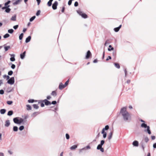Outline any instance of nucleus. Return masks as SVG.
Wrapping results in <instances>:
<instances>
[{
    "label": "nucleus",
    "mask_w": 156,
    "mask_h": 156,
    "mask_svg": "<svg viewBox=\"0 0 156 156\" xmlns=\"http://www.w3.org/2000/svg\"><path fill=\"white\" fill-rule=\"evenodd\" d=\"M13 30L12 29H9L8 30V32L10 34L12 33L13 32Z\"/></svg>",
    "instance_id": "33"
},
{
    "label": "nucleus",
    "mask_w": 156,
    "mask_h": 156,
    "mask_svg": "<svg viewBox=\"0 0 156 156\" xmlns=\"http://www.w3.org/2000/svg\"><path fill=\"white\" fill-rule=\"evenodd\" d=\"M105 143V141L104 140H101V143L100 144L98 145V146L99 147H102V145L104 144Z\"/></svg>",
    "instance_id": "19"
},
{
    "label": "nucleus",
    "mask_w": 156,
    "mask_h": 156,
    "mask_svg": "<svg viewBox=\"0 0 156 156\" xmlns=\"http://www.w3.org/2000/svg\"><path fill=\"white\" fill-rule=\"evenodd\" d=\"M77 147V146L76 145H74L72 146L70 148V149L71 150L75 149Z\"/></svg>",
    "instance_id": "25"
},
{
    "label": "nucleus",
    "mask_w": 156,
    "mask_h": 156,
    "mask_svg": "<svg viewBox=\"0 0 156 156\" xmlns=\"http://www.w3.org/2000/svg\"><path fill=\"white\" fill-rule=\"evenodd\" d=\"M23 119L21 118L17 117L13 119L14 122L17 124H20L23 121Z\"/></svg>",
    "instance_id": "2"
},
{
    "label": "nucleus",
    "mask_w": 156,
    "mask_h": 156,
    "mask_svg": "<svg viewBox=\"0 0 156 156\" xmlns=\"http://www.w3.org/2000/svg\"><path fill=\"white\" fill-rule=\"evenodd\" d=\"M66 138L67 139H69V136L68 133H66Z\"/></svg>",
    "instance_id": "43"
},
{
    "label": "nucleus",
    "mask_w": 156,
    "mask_h": 156,
    "mask_svg": "<svg viewBox=\"0 0 156 156\" xmlns=\"http://www.w3.org/2000/svg\"><path fill=\"white\" fill-rule=\"evenodd\" d=\"M18 25H16L14 26L13 28L14 29L16 30L18 28Z\"/></svg>",
    "instance_id": "50"
},
{
    "label": "nucleus",
    "mask_w": 156,
    "mask_h": 156,
    "mask_svg": "<svg viewBox=\"0 0 156 156\" xmlns=\"http://www.w3.org/2000/svg\"><path fill=\"white\" fill-rule=\"evenodd\" d=\"M111 57L110 56H108V57L106 59V61L108 60L109 59H111Z\"/></svg>",
    "instance_id": "60"
},
{
    "label": "nucleus",
    "mask_w": 156,
    "mask_h": 156,
    "mask_svg": "<svg viewBox=\"0 0 156 156\" xmlns=\"http://www.w3.org/2000/svg\"><path fill=\"white\" fill-rule=\"evenodd\" d=\"M10 125V122L9 120H6L5 122V126L6 127H8Z\"/></svg>",
    "instance_id": "12"
},
{
    "label": "nucleus",
    "mask_w": 156,
    "mask_h": 156,
    "mask_svg": "<svg viewBox=\"0 0 156 156\" xmlns=\"http://www.w3.org/2000/svg\"><path fill=\"white\" fill-rule=\"evenodd\" d=\"M3 46L4 47V48L5 51H7L11 48V47L10 46H6V44H4Z\"/></svg>",
    "instance_id": "10"
},
{
    "label": "nucleus",
    "mask_w": 156,
    "mask_h": 156,
    "mask_svg": "<svg viewBox=\"0 0 156 156\" xmlns=\"http://www.w3.org/2000/svg\"><path fill=\"white\" fill-rule=\"evenodd\" d=\"M145 141L147 143L149 141V139L147 137H145L144 139Z\"/></svg>",
    "instance_id": "38"
},
{
    "label": "nucleus",
    "mask_w": 156,
    "mask_h": 156,
    "mask_svg": "<svg viewBox=\"0 0 156 156\" xmlns=\"http://www.w3.org/2000/svg\"><path fill=\"white\" fill-rule=\"evenodd\" d=\"M24 129V127L23 126H21L19 127V129L20 131Z\"/></svg>",
    "instance_id": "42"
},
{
    "label": "nucleus",
    "mask_w": 156,
    "mask_h": 156,
    "mask_svg": "<svg viewBox=\"0 0 156 156\" xmlns=\"http://www.w3.org/2000/svg\"><path fill=\"white\" fill-rule=\"evenodd\" d=\"M10 36V35L8 34H6L4 35L3 36L4 38H5L8 37Z\"/></svg>",
    "instance_id": "32"
},
{
    "label": "nucleus",
    "mask_w": 156,
    "mask_h": 156,
    "mask_svg": "<svg viewBox=\"0 0 156 156\" xmlns=\"http://www.w3.org/2000/svg\"><path fill=\"white\" fill-rule=\"evenodd\" d=\"M6 112V110L5 109H1L0 111V112L1 114H3L5 113Z\"/></svg>",
    "instance_id": "21"
},
{
    "label": "nucleus",
    "mask_w": 156,
    "mask_h": 156,
    "mask_svg": "<svg viewBox=\"0 0 156 156\" xmlns=\"http://www.w3.org/2000/svg\"><path fill=\"white\" fill-rule=\"evenodd\" d=\"M18 130V127L16 126H14L13 127V130L14 131H17Z\"/></svg>",
    "instance_id": "34"
},
{
    "label": "nucleus",
    "mask_w": 156,
    "mask_h": 156,
    "mask_svg": "<svg viewBox=\"0 0 156 156\" xmlns=\"http://www.w3.org/2000/svg\"><path fill=\"white\" fill-rule=\"evenodd\" d=\"M31 39V37L30 36H29L28 37H27L25 40V42L26 43L29 42L30 40Z\"/></svg>",
    "instance_id": "14"
},
{
    "label": "nucleus",
    "mask_w": 156,
    "mask_h": 156,
    "mask_svg": "<svg viewBox=\"0 0 156 156\" xmlns=\"http://www.w3.org/2000/svg\"><path fill=\"white\" fill-rule=\"evenodd\" d=\"M109 43V40H107L105 42V46H106L107 45V44H108Z\"/></svg>",
    "instance_id": "52"
},
{
    "label": "nucleus",
    "mask_w": 156,
    "mask_h": 156,
    "mask_svg": "<svg viewBox=\"0 0 156 156\" xmlns=\"http://www.w3.org/2000/svg\"><path fill=\"white\" fill-rule=\"evenodd\" d=\"M74 6L75 7H76V6H78V2H76L74 3Z\"/></svg>",
    "instance_id": "51"
},
{
    "label": "nucleus",
    "mask_w": 156,
    "mask_h": 156,
    "mask_svg": "<svg viewBox=\"0 0 156 156\" xmlns=\"http://www.w3.org/2000/svg\"><path fill=\"white\" fill-rule=\"evenodd\" d=\"M25 53H26V51H25L23 53L20 54V58L22 59H23L24 58L25 55Z\"/></svg>",
    "instance_id": "15"
},
{
    "label": "nucleus",
    "mask_w": 156,
    "mask_h": 156,
    "mask_svg": "<svg viewBox=\"0 0 156 156\" xmlns=\"http://www.w3.org/2000/svg\"><path fill=\"white\" fill-rule=\"evenodd\" d=\"M13 102L12 101H8L7 102V103L8 104L10 105L12 104Z\"/></svg>",
    "instance_id": "44"
},
{
    "label": "nucleus",
    "mask_w": 156,
    "mask_h": 156,
    "mask_svg": "<svg viewBox=\"0 0 156 156\" xmlns=\"http://www.w3.org/2000/svg\"><path fill=\"white\" fill-rule=\"evenodd\" d=\"M110 48H108V51H111L112 50H114V48H113V47H110Z\"/></svg>",
    "instance_id": "53"
},
{
    "label": "nucleus",
    "mask_w": 156,
    "mask_h": 156,
    "mask_svg": "<svg viewBox=\"0 0 156 156\" xmlns=\"http://www.w3.org/2000/svg\"><path fill=\"white\" fill-rule=\"evenodd\" d=\"M113 134V132L112 131H111L109 133V135L108 136V139L109 140H110L112 137V136Z\"/></svg>",
    "instance_id": "16"
},
{
    "label": "nucleus",
    "mask_w": 156,
    "mask_h": 156,
    "mask_svg": "<svg viewBox=\"0 0 156 156\" xmlns=\"http://www.w3.org/2000/svg\"><path fill=\"white\" fill-rule=\"evenodd\" d=\"M13 73V71L12 70H10L8 72V74L9 75L11 76L12 75Z\"/></svg>",
    "instance_id": "37"
},
{
    "label": "nucleus",
    "mask_w": 156,
    "mask_h": 156,
    "mask_svg": "<svg viewBox=\"0 0 156 156\" xmlns=\"http://www.w3.org/2000/svg\"><path fill=\"white\" fill-rule=\"evenodd\" d=\"M16 20V15H15L12 16L11 18V20L12 21H15Z\"/></svg>",
    "instance_id": "18"
},
{
    "label": "nucleus",
    "mask_w": 156,
    "mask_h": 156,
    "mask_svg": "<svg viewBox=\"0 0 156 156\" xmlns=\"http://www.w3.org/2000/svg\"><path fill=\"white\" fill-rule=\"evenodd\" d=\"M40 12H41V11L40 10H38L36 13V15L37 16H39L40 14Z\"/></svg>",
    "instance_id": "46"
},
{
    "label": "nucleus",
    "mask_w": 156,
    "mask_h": 156,
    "mask_svg": "<svg viewBox=\"0 0 156 156\" xmlns=\"http://www.w3.org/2000/svg\"><path fill=\"white\" fill-rule=\"evenodd\" d=\"M51 103V104H52L53 105H55L56 103V101H53Z\"/></svg>",
    "instance_id": "58"
},
{
    "label": "nucleus",
    "mask_w": 156,
    "mask_h": 156,
    "mask_svg": "<svg viewBox=\"0 0 156 156\" xmlns=\"http://www.w3.org/2000/svg\"><path fill=\"white\" fill-rule=\"evenodd\" d=\"M69 82V80H68L65 83L64 85V86H65L66 87L67 86V85L68 84Z\"/></svg>",
    "instance_id": "48"
},
{
    "label": "nucleus",
    "mask_w": 156,
    "mask_h": 156,
    "mask_svg": "<svg viewBox=\"0 0 156 156\" xmlns=\"http://www.w3.org/2000/svg\"><path fill=\"white\" fill-rule=\"evenodd\" d=\"M34 100L33 99H30L28 100V102L29 103H33L34 102Z\"/></svg>",
    "instance_id": "47"
},
{
    "label": "nucleus",
    "mask_w": 156,
    "mask_h": 156,
    "mask_svg": "<svg viewBox=\"0 0 156 156\" xmlns=\"http://www.w3.org/2000/svg\"><path fill=\"white\" fill-rule=\"evenodd\" d=\"M114 64L116 68L118 69L120 68V66L119 64L117 63H114Z\"/></svg>",
    "instance_id": "26"
},
{
    "label": "nucleus",
    "mask_w": 156,
    "mask_h": 156,
    "mask_svg": "<svg viewBox=\"0 0 156 156\" xmlns=\"http://www.w3.org/2000/svg\"><path fill=\"white\" fill-rule=\"evenodd\" d=\"M112 55H113L114 57H115L116 55V52L115 51H113L112 53Z\"/></svg>",
    "instance_id": "49"
},
{
    "label": "nucleus",
    "mask_w": 156,
    "mask_h": 156,
    "mask_svg": "<svg viewBox=\"0 0 156 156\" xmlns=\"http://www.w3.org/2000/svg\"><path fill=\"white\" fill-rule=\"evenodd\" d=\"M5 7H7V8L9 7H10V5H9V4L7 3V2L5 3Z\"/></svg>",
    "instance_id": "45"
},
{
    "label": "nucleus",
    "mask_w": 156,
    "mask_h": 156,
    "mask_svg": "<svg viewBox=\"0 0 156 156\" xmlns=\"http://www.w3.org/2000/svg\"><path fill=\"white\" fill-rule=\"evenodd\" d=\"M39 113L38 112H34L33 114V116L35 117Z\"/></svg>",
    "instance_id": "31"
},
{
    "label": "nucleus",
    "mask_w": 156,
    "mask_h": 156,
    "mask_svg": "<svg viewBox=\"0 0 156 156\" xmlns=\"http://www.w3.org/2000/svg\"><path fill=\"white\" fill-rule=\"evenodd\" d=\"M58 5V2L57 1H55L52 4V8L54 10H55L57 8V6Z\"/></svg>",
    "instance_id": "5"
},
{
    "label": "nucleus",
    "mask_w": 156,
    "mask_h": 156,
    "mask_svg": "<svg viewBox=\"0 0 156 156\" xmlns=\"http://www.w3.org/2000/svg\"><path fill=\"white\" fill-rule=\"evenodd\" d=\"M91 56V54L90 51L89 50L87 52V53L86 56V59H88Z\"/></svg>",
    "instance_id": "7"
},
{
    "label": "nucleus",
    "mask_w": 156,
    "mask_h": 156,
    "mask_svg": "<svg viewBox=\"0 0 156 156\" xmlns=\"http://www.w3.org/2000/svg\"><path fill=\"white\" fill-rule=\"evenodd\" d=\"M52 4V2H50V1H49L48 3H47V5L49 6H51Z\"/></svg>",
    "instance_id": "40"
},
{
    "label": "nucleus",
    "mask_w": 156,
    "mask_h": 156,
    "mask_svg": "<svg viewBox=\"0 0 156 156\" xmlns=\"http://www.w3.org/2000/svg\"><path fill=\"white\" fill-rule=\"evenodd\" d=\"M51 94L53 96H55L57 95L56 92L55 91H53Z\"/></svg>",
    "instance_id": "27"
},
{
    "label": "nucleus",
    "mask_w": 156,
    "mask_h": 156,
    "mask_svg": "<svg viewBox=\"0 0 156 156\" xmlns=\"http://www.w3.org/2000/svg\"><path fill=\"white\" fill-rule=\"evenodd\" d=\"M11 58H10V60L12 62L14 61L15 60V55L14 54H10Z\"/></svg>",
    "instance_id": "8"
},
{
    "label": "nucleus",
    "mask_w": 156,
    "mask_h": 156,
    "mask_svg": "<svg viewBox=\"0 0 156 156\" xmlns=\"http://www.w3.org/2000/svg\"><path fill=\"white\" fill-rule=\"evenodd\" d=\"M151 138L152 140H154L155 138V136H151Z\"/></svg>",
    "instance_id": "62"
},
{
    "label": "nucleus",
    "mask_w": 156,
    "mask_h": 156,
    "mask_svg": "<svg viewBox=\"0 0 156 156\" xmlns=\"http://www.w3.org/2000/svg\"><path fill=\"white\" fill-rule=\"evenodd\" d=\"M141 126L142 127L144 128H147V129L144 130V131L147 132L149 134H150L151 133V130H150V128L149 126H147V125L144 123H143L141 124Z\"/></svg>",
    "instance_id": "3"
},
{
    "label": "nucleus",
    "mask_w": 156,
    "mask_h": 156,
    "mask_svg": "<svg viewBox=\"0 0 156 156\" xmlns=\"http://www.w3.org/2000/svg\"><path fill=\"white\" fill-rule=\"evenodd\" d=\"M105 130H104V129H103L102 130L101 133L104 134V133H106V132H105Z\"/></svg>",
    "instance_id": "61"
},
{
    "label": "nucleus",
    "mask_w": 156,
    "mask_h": 156,
    "mask_svg": "<svg viewBox=\"0 0 156 156\" xmlns=\"http://www.w3.org/2000/svg\"><path fill=\"white\" fill-rule=\"evenodd\" d=\"M140 144H141V147H142V148L143 149V151H144V146H145V144H144V143L143 141H142L141 142Z\"/></svg>",
    "instance_id": "20"
},
{
    "label": "nucleus",
    "mask_w": 156,
    "mask_h": 156,
    "mask_svg": "<svg viewBox=\"0 0 156 156\" xmlns=\"http://www.w3.org/2000/svg\"><path fill=\"white\" fill-rule=\"evenodd\" d=\"M36 17V16H33V17H31L30 19V22H32V21L33 20H34V19H35Z\"/></svg>",
    "instance_id": "36"
},
{
    "label": "nucleus",
    "mask_w": 156,
    "mask_h": 156,
    "mask_svg": "<svg viewBox=\"0 0 156 156\" xmlns=\"http://www.w3.org/2000/svg\"><path fill=\"white\" fill-rule=\"evenodd\" d=\"M97 150H100V151L102 152H103L104 151V148L103 147H100L97 146Z\"/></svg>",
    "instance_id": "17"
},
{
    "label": "nucleus",
    "mask_w": 156,
    "mask_h": 156,
    "mask_svg": "<svg viewBox=\"0 0 156 156\" xmlns=\"http://www.w3.org/2000/svg\"><path fill=\"white\" fill-rule=\"evenodd\" d=\"M15 82V79L14 77H11L10 79H9L8 81H7V83L11 85L13 84Z\"/></svg>",
    "instance_id": "4"
},
{
    "label": "nucleus",
    "mask_w": 156,
    "mask_h": 156,
    "mask_svg": "<svg viewBox=\"0 0 156 156\" xmlns=\"http://www.w3.org/2000/svg\"><path fill=\"white\" fill-rule=\"evenodd\" d=\"M23 33H21L19 36V39L20 40H21L23 38Z\"/></svg>",
    "instance_id": "28"
},
{
    "label": "nucleus",
    "mask_w": 156,
    "mask_h": 156,
    "mask_svg": "<svg viewBox=\"0 0 156 156\" xmlns=\"http://www.w3.org/2000/svg\"><path fill=\"white\" fill-rule=\"evenodd\" d=\"M109 126L108 125H106L105 126V127L103 129L105 130H108L109 129Z\"/></svg>",
    "instance_id": "39"
},
{
    "label": "nucleus",
    "mask_w": 156,
    "mask_h": 156,
    "mask_svg": "<svg viewBox=\"0 0 156 156\" xmlns=\"http://www.w3.org/2000/svg\"><path fill=\"white\" fill-rule=\"evenodd\" d=\"M36 1L37 3V5H39L40 4L41 2V0H36Z\"/></svg>",
    "instance_id": "63"
},
{
    "label": "nucleus",
    "mask_w": 156,
    "mask_h": 156,
    "mask_svg": "<svg viewBox=\"0 0 156 156\" xmlns=\"http://www.w3.org/2000/svg\"><path fill=\"white\" fill-rule=\"evenodd\" d=\"M33 106L34 107V108L36 109H37L38 108H39V106H38V105H37V104H34L33 105Z\"/></svg>",
    "instance_id": "35"
},
{
    "label": "nucleus",
    "mask_w": 156,
    "mask_h": 156,
    "mask_svg": "<svg viewBox=\"0 0 156 156\" xmlns=\"http://www.w3.org/2000/svg\"><path fill=\"white\" fill-rule=\"evenodd\" d=\"M22 1V0H17L15 2H14L13 4V5H17L20 2H21Z\"/></svg>",
    "instance_id": "22"
},
{
    "label": "nucleus",
    "mask_w": 156,
    "mask_h": 156,
    "mask_svg": "<svg viewBox=\"0 0 156 156\" xmlns=\"http://www.w3.org/2000/svg\"><path fill=\"white\" fill-rule=\"evenodd\" d=\"M77 13L80 16H82V14L83 13H82V12L80 11V10H78L77 11Z\"/></svg>",
    "instance_id": "41"
},
{
    "label": "nucleus",
    "mask_w": 156,
    "mask_h": 156,
    "mask_svg": "<svg viewBox=\"0 0 156 156\" xmlns=\"http://www.w3.org/2000/svg\"><path fill=\"white\" fill-rule=\"evenodd\" d=\"M72 1H71V0H69L68 1V5H70L72 4Z\"/></svg>",
    "instance_id": "56"
},
{
    "label": "nucleus",
    "mask_w": 156,
    "mask_h": 156,
    "mask_svg": "<svg viewBox=\"0 0 156 156\" xmlns=\"http://www.w3.org/2000/svg\"><path fill=\"white\" fill-rule=\"evenodd\" d=\"M15 67H16V66L15 65H14V64H12L11 66V67L12 69H14L15 68Z\"/></svg>",
    "instance_id": "54"
},
{
    "label": "nucleus",
    "mask_w": 156,
    "mask_h": 156,
    "mask_svg": "<svg viewBox=\"0 0 156 156\" xmlns=\"http://www.w3.org/2000/svg\"><path fill=\"white\" fill-rule=\"evenodd\" d=\"M124 72H125V76H126V75H127V72L126 69H124Z\"/></svg>",
    "instance_id": "59"
},
{
    "label": "nucleus",
    "mask_w": 156,
    "mask_h": 156,
    "mask_svg": "<svg viewBox=\"0 0 156 156\" xmlns=\"http://www.w3.org/2000/svg\"><path fill=\"white\" fill-rule=\"evenodd\" d=\"M133 145L135 147H138L139 145V143L137 141L135 140L133 143Z\"/></svg>",
    "instance_id": "11"
},
{
    "label": "nucleus",
    "mask_w": 156,
    "mask_h": 156,
    "mask_svg": "<svg viewBox=\"0 0 156 156\" xmlns=\"http://www.w3.org/2000/svg\"><path fill=\"white\" fill-rule=\"evenodd\" d=\"M27 109L28 110H30L31 109V107L30 105H27Z\"/></svg>",
    "instance_id": "24"
},
{
    "label": "nucleus",
    "mask_w": 156,
    "mask_h": 156,
    "mask_svg": "<svg viewBox=\"0 0 156 156\" xmlns=\"http://www.w3.org/2000/svg\"><path fill=\"white\" fill-rule=\"evenodd\" d=\"M153 147L154 148H156V143L154 144Z\"/></svg>",
    "instance_id": "64"
},
{
    "label": "nucleus",
    "mask_w": 156,
    "mask_h": 156,
    "mask_svg": "<svg viewBox=\"0 0 156 156\" xmlns=\"http://www.w3.org/2000/svg\"><path fill=\"white\" fill-rule=\"evenodd\" d=\"M13 114V112L12 110L9 111L8 112L7 115L9 116H11Z\"/></svg>",
    "instance_id": "23"
},
{
    "label": "nucleus",
    "mask_w": 156,
    "mask_h": 156,
    "mask_svg": "<svg viewBox=\"0 0 156 156\" xmlns=\"http://www.w3.org/2000/svg\"><path fill=\"white\" fill-rule=\"evenodd\" d=\"M43 102L44 103L45 105H48L51 104V102L46 99L44 100L43 101Z\"/></svg>",
    "instance_id": "6"
},
{
    "label": "nucleus",
    "mask_w": 156,
    "mask_h": 156,
    "mask_svg": "<svg viewBox=\"0 0 156 156\" xmlns=\"http://www.w3.org/2000/svg\"><path fill=\"white\" fill-rule=\"evenodd\" d=\"M4 93V91L3 90H0V94H2Z\"/></svg>",
    "instance_id": "55"
},
{
    "label": "nucleus",
    "mask_w": 156,
    "mask_h": 156,
    "mask_svg": "<svg viewBox=\"0 0 156 156\" xmlns=\"http://www.w3.org/2000/svg\"><path fill=\"white\" fill-rule=\"evenodd\" d=\"M107 136V133H105L103 134V137L105 138Z\"/></svg>",
    "instance_id": "57"
},
{
    "label": "nucleus",
    "mask_w": 156,
    "mask_h": 156,
    "mask_svg": "<svg viewBox=\"0 0 156 156\" xmlns=\"http://www.w3.org/2000/svg\"><path fill=\"white\" fill-rule=\"evenodd\" d=\"M10 10L11 9L9 8V7H8L5 10V12H6L9 13L10 12Z\"/></svg>",
    "instance_id": "30"
},
{
    "label": "nucleus",
    "mask_w": 156,
    "mask_h": 156,
    "mask_svg": "<svg viewBox=\"0 0 156 156\" xmlns=\"http://www.w3.org/2000/svg\"><path fill=\"white\" fill-rule=\"evenodd\" d=\"M64 85H63L62 83H61L59 85V88L60 90H62L65 87H66L65 86H64Z\"/></svg>",
    "instance_id": "9"
},
{
    "label": "nucleus",
    "mask_w": 156,
    "mask_h": 156,
    "mask_svg": "<svg viewBox=\"0 0 156 156\" xmlns=\"http://www.w3.org/2000/svg\"><path fill=\"white\" fill-rule=\"evenodd\" d=\"M126 107H124L121 109L120 113L122 115L123 119L125 121H130L131 120L130 114L126 111Z\"/></svg>",
    "instance_id": "1"
},
{
    "label": "nucleus",
    "mask_w": 156,
    "mask_h": 156,
    "mask_svg": "<svg viewBox=\"0 0 156 156\" xmlns=\"http://www.w3.org/2000/svg\"><path fill=\"white\" fill-rule=\"evenodd\" d=\"M82 17L84 18H87V15L85 13H83L82 14Z\"/></svg>",
    "instance_id": "29"
},
{
    "label": "nucleus",
    "mask_w": 156,
    "mask_h": 156,
    "mask_svg": "<svg viewBox=\"0 0 156 156\" xmlns=\"http://www.w3.org/2000/svg\"><path fill=\"white\" fill-rule=\"evenodd\" d=\"M121 27L122 25H120L119 27L114 28V30L115 32H117L119 30Z\"/></svg>",
    "instance_id": "13"
}]
</instances>
